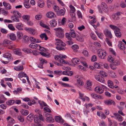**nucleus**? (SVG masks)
<instances>
[{"instance_id":"obj_7","label":"nucleus","mask_w":126,"mask_h":126,"mask_svg":"<svg viewBox=\"0 0 126 126\" xmlns=\"http://www.w3.org/2000/svg\"><path fill=\"white\" fill-rule=\"evenodd\" d=\"M12 42L11 41L7 39H4L3 41L2 44L4 47H7L9 45L11 44Z\"/></svg>"},{"instance_id":"obj_14","label":"nucleus","mask_w":126,"mask_h":126,"mask_svg":"<svg viewBox=\"0 0 126 126\" xmlns=\"http://www.w3.org/2000/svg\"><path fill=\"white\" fill-rule=\"evenodd\" d=\"M101 7L103 11L106 12H107L108 8L106 4L104 2H102L101 5Z\"/></svg>"},{"instance_id":"obj_5","label":"nucleus","mask_w":126,"mask_h":126,"mask_svg":"<svg viewBox=\"0 0 126 126\" xmlns=\"http://www.w3.org/2000/svg\"><path fill=\"white\" fill-rule=\"evenodd\" d=\"M55 40L56 41L55 44L56 46L63 47L66 45L65 43L63 42L61 40L59 39H56Z\"/></svg>"},{"instance_id":"obj_47","label":"nucleus","mask_w":126,"mask_h":126,"mask_svg":"<svg viewBox=\"0 0 126 126\" xmlns=\"http://www.w3.org/2000/svg\"><path fill=\"white\" fill-rule=\"evenodd\" d=\"M79 98L81 99L82 100H84V94L82 93L79 92Z\"/></svg>"},{"instance_id":"obj_25","label":"nucleus","mask_w":126,"mask_h":126,"mask_svg":"<svg viewBox=\"0 0 126 126\" xmlns=\"http://www.w3.org/2000/svg\"><path fill=\"white\" fill-rule=\"evenodd\" d=\"M23 26V24L21 23H17L16 25V28L19 30H23L22 28Z\"/></svg>"},{"instance_id":"obj_36","label":"nucleus","mask_w":126,"mask_h":126,"mask_svg":"<svg viewBox=\"0 0 126 126\" xmlns=\"http://www.w3.org/2000/svg\"><path fill=\"white\" fill-rule=\"evenodd\" d=\"M17 35L18 38L21 39L22 37L23 34L21 32H17Z\"/></svg>"},{"instance_id":"obj_53","label":"nucleus","mask_w":126,"mask_h":126,"mask_svg":"<svg viewBox=\"0 0 126 126\" xmlns=\"http://www.w3.org/2000/svg\"><path fill=\"white\" fill-rule=\"evenodd\" d=\"M53 9L57 13L59 11V8L58 6H54L53 7Z\"/></svg>"},{"instance_id":"obj_58","label":"nucleus","mask_w":126,"mask_h":126,"mask_svg":"<svg viewBox=\"0 0 126 126\" xmlns=\"http://www.w3.org/2000/svg\"><path fill=\"white\" fill-rule=\"evenodd\" d=\"M97 60V57L95 55L93 56L91 58V61L93 62L96 61Z\"/></svg>"},{"instance_id":"obj_43","label":"nucleus","mask_w":126,"mask_h":126,"mask_svg":"<svg viewBox=\"0 0 126 126\" xmlns=\"http://www.w3.org/2000/svg\"><path fill=\"white\" fill-rule=\"evenodd\" d=\"M108 61L110 62H113L114 59L111 56H109L107 59Z\"/></svg>"},{"instance_id":"obj_59","label":"nucleus","mask_w":126,"mask_h":126,"mask_svg":"<svg viewBox=\"0 0 126 126\" xmlns=\"http://www.w3.org/2000/svg\"><path fill=\"white\" fill-rule=\"evenodd\" d=\"M69 7L70 9L72 11L73 13L74 12L76 11V9L74 7L71 5H70L69 6Z\"/></svg>"},{"instance_id":"obj_11","label":"nucleus","mask_w":126,"mask_h":126,"mask_svg":"<svg viewBox=\"0 0 126 126\" xmlns=\"http://www.w3.org/2000/svg\"><path fill=\"white\" fill-rule=\"evenodd\" d=\"M3 57L6 58L9 61L12 60L11 54L9 53L6 52L4 53L3 55Z\"/></svg>"},{"instance_id":"obj_44","label":"nucleus","mask_w":126,"mask_h":126,"mask_svg":"<svg viewBox=\"0 0 126 126\" xmlns=\"http://www.w3.org/2000/svg\"><path fill=\"white\" fill-rule=\"evenodd\" d=\"M100 121H99L98 123L100 126H107L106 125L103 121H101L100 120Z\"/></svg>"},{"instance_id":"obj_61","label":"nucleus","mask_w":126,"mask_h":126,"mask_svg":"<svg viewBox=\"0 0 126 126\" xmlns=\"http://www.w3.org/2000/svg\"><path fill=\"white\" fill-rule=\"evenodd\" d=\"M1 11L2 12V14L4 16H7L8 14V12L7 11H6L3 9H2Z\"/></svg>"},{"instance_id":"obj_20","label":"nucleus","mask_w":126,"mask_h":126,"mask_svg":"<svg viewBox=\"0 0 126 126\" xmlns=\"http://www.w3.org/2000/svg\"><path fill=\"white\" fill-rule=\"evenodd\" d=\"M3 6L7 9L10 10L11 8V6L9 3L4 1L3 2Z\"/></svg>"},{"instance_id":"obj_2","label":"nucleus","mask_w":126,"mask_h":126,"mask_svg":"<svg viewBox=\"0 0 126 126\" xmlns=\"http://www.w3.org/2000/svg\"><path fill=\"white\" fill-rule=\"evenodd\" d=\"M54 30L56 31V35L58 37L60 38H63L64 36L63 30L60 27L55 28Z\"/></svg>"},{"instance_id":"obj_27","label":"nucleus","mask_w":126,"mask_h":126,"mask_svg":"<svg viewBox=\"0 0 126 126\" xmlns=\"http://www.w3.org/2000/svg\"><path fill=\"white\" fill-rule=\"evenodd\" d=\"M50 23L51 26L52 27H54L55 26H56L57 24V21L55 20H51L50 22Z\"/></svg>"},{"instance_id":"obj_38","label":"nucleus","mask_w":126,"mask_h":126,"mask_svg":"<svg viewBox=\"0 0 126 126\" xmlns=\"http://www.w3.org/2000/svg\"><path fill=\"white\" fill-rule=\"evenodd\" d=\"M40 54L46 57H48L50 56L49 53L47 52H40Z\"/></svg>"},{"instance_id":"obj_26","label":"nucleus","mask_w":126,"mask_h":126,"mask_svg":"<svg viewBox=\"0 0 126 126\" xmlns=\"http://www.w3.org/2000/svg\"><path fill=\"white\" fill-rule=\"evenodd\" d=\"M10 39L12 41H15L16 39V36L14 33H11L9 35Z\"/></svg>"},{"instance_id":"obj_17","label":"nucleus","mask_w":126,"mask_h":126,"mask_svg":"<svg viewBox=\"0 0 126 126\" xmlns=\"http://www.w3.org/2000/svg\"><path fill=\"white\" fill-rule=\"evenodd\" d=\"M118 46L119 48L122 50H124L126 49V47L124 46V44L121 41L119 42Z\"/></svg>"},{"instance_id":"obj_1","label":"nucleus","mask_w":126,"mask_h":126,"mask_svg":"<svg viewBox=\"0 0 126 126\" xmlns=\"http://www.w3.org/2000/svg\"><path fill=\"white\" fill-rule=\"evenodd\" d=\"M75 32H69V33H66L65 34L66 38L67 39L68 41L66 42V44L69 45H70L73 44L72 39L70 36L73 38H74L76 36Z\"/></svg>"},{"instance_id":"obj_18","label":"nucleus","mask_w":126,"mask_h":126,"mask_svg":"<svg viewBox=\"0 0 126 126\" xmlns=\"http://www.w3.org/2000/svg\"><path fill=\"white\" fill-rule=\"evenodd\" d=\"M95 91L97 93L101 94L103 92V90L102 88L99 87H97L95 89Z\"/></svg>"},{"instance_id":"obj_49","label":"nucleus","mask_w":126,"mask_h":126,"mask_svg":"<svg viewBox=\"0 0 126 126\" xmlns=\"http://www.w3.org/2000/svg\"><path fill=\"white\" fill-rule=\"evenodd\" d=\"M93 105V104L91 103H90L89 104H86L84 105L85 106L87 109L89 107H92Z\"/></svg>"},{"instance_id":"obj_46","label":"nucleus","mask_w":126,"mask_h":126,"mask_svg":"<svg viewBox=\"0 0 126 126\" xmlns=\"http://www.w3.org/2000/svg\"><path fill=\"white\" fill-rule=\"evenodd\" d=\"M22 50L25 52L28 53H31V49L29 48H24Z\"/></svg>"},{"instance_id":"obj_13","label":"nucleus","mask_w":126,"mask_h":126,"mask_svg":"<svg viewBox=\"0 0 126 126\" xmlns=\"http://www.w3.org/2000/svg\"><path fill=\"white\" fill-rule=\"evenodd\" d=\"M113 114L115 117V118L119 122H121L123 120L122 117L118 113H114Z\"/></svg>"},{"instance_id":"obj_51","label":"nucleus","mask_w":126,"mask_h":126,"mask_svg":"<svg viewBox=\"0 0 126 126\" xmlns=\"http://www.w3.org/2000/svg\"><path fill=\"white\" fill-rule=\"evenodd\" d=\"M100 74L104 77H106L107 76V74L102 70H101L100 72Z\"/></svg>"},{"instance_id":"obj_31","label":"nucleus","mask_w":126,"mask_h":126,"mask_svg":"<svg viewBox=\"0 0 126 126\" xmlns=\"http://www.w3.org/2000/svg\"><path fill=\"white\" fill-rule=\"evenodd\" d=\"M108 85L110 87L113 88H114V86L113 85V83L112 81L110 80H109L108 81Z\"/></svg>"},{"instance_id":"obj_54","label":"nucleus","mask_w":126,"mask_h":126,"mask_svg":"<svg viewBox=\"0 0 126 126\" xmlns=\"http://www.w3.org/2000/svg\"><path fill=\"white\" fill-rule=\"evenodd\" d=\"M0 32L1 33L4 34L7 33L8 32V31L7 30L4 28H2L1 29Z\"/></svg>"},{"instance_id":"obj_12","label":"nucleus","mask_w":126,"mask_h":126,"mask_svg":"<svg viewBox=\"0 0 126 126\" xmlns=\"http://www.w3.org/2000/svg\"><path fill=\"white\" fill-rule=\"evenodd\" d=\"M25 30L27 32L33 35L35 34L36 32L35 30L32 28L25 27Z\"/></svg>"},{"instance_id":"obj_29","label":"nucleus","mask_w":126,"mask_h":126,"mask_svg":"<svg viewBox=\"0 0 126 126\" xmlns=\"http://www.w3.org/2000/svg\"><path fill=\"white\" fill-rule=\"evenodd\" d=\"M63 73L64 75H67L70 76H72L73 75V72L71 71H69L68 72H67V71H63Z\"/></svg>"},{"instance_id":"obj_8","label":"nucleus","mask_w":126,"mask_h":126,"mask_svg":"<svg viewBox=\"0 0 126 126\" xmlns=\"http://www.w3.org/2000/svg\"><path fill=\"white\" fill-rule=\"evenodd\" d=\"M46 116L47 117L46 118V121L48 123H52L54 121L53 118L51 116V115L48 113L46 114Z\"/></svg>"},{"instance_id":"obj_3","label":"nucleus","mask_w":126,"mask_h":126,"mask_svg":"<svg viewBox=\"0 0 126 126\" xmlns=\"http://www.w3.org/2000/svg\"><path fill=\"white\" fill-rule=\"evenodd\" d=\"M67 57L65 55H63L60 54L59 55H57L55 56L54 58L55 60L60 61V63H62L66 64L67 63V62L63 60L64 59L66 58Z\"/></svg>"},{"instance_id":"obj_41","label":"nucleus","mask_w":126,"mask_h":126,"mask_svg":"<svg viewBox=\"0 0 126 126\" xmlns=\"http://www.w3.org/2000/svg\"><path fill=\"white\" fill-rule=\"evenodd\" d=\"M17 118L18 120L21 122H23L24 121V118L22 115H18L17 116Z\"/></svg>"},{"instance_id":"obj_33","label":"nucleus","mask_w":126,"mask_h":126,"mask_svg":"<svg viewBox=\"0 0 126 126\" xmlns=\"http://www.w3.org/2000/svg\"><path fill=\"white\" fill-rule=\"evenodd\" d=\"M114 33L115 35L117 37H120L121 36V34L118 28L117 30L114 31Z\"/></svg>"},{"instance_id":"obj_28","label":"nucleus","mask_w":126,"mask_h":126,"mask_svg":"<svg viewBox=\"0 0 126 126\" xmlns=\"http://www.w3.org/2000/svg\"><path fill=\"white\" fill-rule=\"evenodd\" d=\"M20 112L21 114L24 116L27 115L29 113V112L28 110L23 109L21 110Z\"/></svg>"},{"instance_id":"obj_19","label":"nucleus","mask_w":126,"mask_h":126,"mask_svg":"<svg viewBox=\"0 0 126 126\" xmlns=\"http://www.w3.org/2000/svg\"><path fill=\"white\" fill-rule=\"evenodd\" d=\"M55 120L57 122L63 123L64 121L62 118L59 116H56L55 117Z\"/></svg>"},{"instance_id":"obj_63","label":"nucleus","mask_w":126,"mask_h":126,"mask_svg":"<svg viewBox=\"0 0 126 126\" xmlns=\"http://www.w3.org/2000/svg\"><path fill=\"white\" fill-rule=\"evenodd\" d=\"M111 77L112 78H116V75L115 72H111L110 75Z\"/></svg>"},{"instance_id":"obj_64","label":"nucleus","mask_w":126,"mask_h":126,"mask_svg":"<svg viewBox=\"0 0 126 126\" xmlns=\"http://www.w3.org/2000/svg\"><path fill=\"white\" fill-rule=\"evenodd\" d=\"M21 106L25 109H28L29 108L27 104L24 103H22Z\"/></svg>"},{"instance_id":"obj_62","label":"nucleus","mask_w":126,"mask_h":126,"mask_svg":"<svg viewBox=\"0 0 126 126\" xmlns=\"http://www.w3.org/2000/svg\"><path fill=\"white\" fill-rule=\"evenodd\" d=\"M0 71L2 74L5 73L6 72V70L3 68H0Z\"/></svg>"},{"instance_id":"obj_56","label":"nucleus","mask_w":126,"mask_h":126,"mask_svg":"<svg viewBox=\"0 0 126 126\" xmlns=\"http://www.w3.org/2000/svg\"><path fill=\"white\" fill-rule=\"evenodd\" d=\"M9 28L11 30L14 31L15 30V28L12 24H10L8 25Z\"/></svg>"},{"instance_id":"obj_50","label":"nucleus","mask_w":126,"mask_h":126,"mask_svg":"<svg viewBox=\"0 0 126 126\" xmlns=\"http://www.w3.org/2000/svg\"><path fill=\"white\" fill-rule=\"evenodd\" d=\"M109 26L113 30H114V31L117 30L118 29V28L116 26L111 25H109Z\"/></svg>"},{"instance_id":"obj_42","label":"nucleus","mask_w":126,"mask_h":126,"mask_svg":"<svg viewBox=\"0 0 126 126\" xmlns=\"http://www.w3.org/2000/svg\"><path fill=\"white\" fill-rule=\"evenodd\" d=\"M40 2H39L38 3V6L40 8H42L44 6V2L42 0L39 1Z\"/></svg>"},{"instance_id":"obj_57","label":"nucleus","mask_w":126,"mask_h":126,"mask_svg":"<svg viewBox=\"0 0 126 126\" xmlns=\"http://www.w3.org/2000/svg\"><path fill=\"white\" fill-rule=\"evenodd\" d=\"M23 65H20L16 67V70H22L23 69Z\"/></svg>"},{"instance_id":"obj_37","label":"nucleus","mask_w":126,"mask_h":126,"mask_svg":"<svg viewBox=\"0 0 126 126\" xmlns=\"http://www.w3.org/2000/svg\"><path fill=\"white\" fill-rule=\"evenodd\" d=\"M19 18L17 16H13L11 17V19L14 21L16 22H19Z\"/></svg>"},{"instance_id":"obj_48","label":"nucleus","mask_w":126,"mask_h":126,"mask_svg":"<svg viewBox=\"0 0 126 126\" xmlns=\"http://www.w3.org/2000/svg\"><path fill=\"white\" fill-rule=\"evenodd\" d=\"M22 17L24 19L26 20L27 21H28L29 19L30 16L28 15H25L23 16H22Z\"/></svg>"},{"instance_id":"obj_60","label":"nucleus","mask_w":126,"mask_h":126,"mask_svg":"<svg viewBox=\"0 0 126 126\" xmlns=\"http://www.w3.org/2000/svg\"><path fill=\"white\" fill-rule=\"evenodd\" d=\"M106 42L110 46H112V44L111 42H110V40L108 38H106Z\"/></svg>"},{"instance_id":"obj_10","label":"nucleus","mask_w":126,"mask_h":126,"mask_svg":"<svg viewBox=\"0 0 126 126\" xmlns=\"http://www.w3.org/2000/svg\"><path fill=\"white\" fill-rule=\"evenodd\" d=\"M92 84V82L89 80L86 81V89L89 91L91 90V86Z\"/></svg>"},{"instance_id":"obj_34","label":"nucleus","mask_w":126,"mask_h":126,"mask_svg":"<svg viewBox=\"0 0 126 126\" xmlns=\"http://www.w3.org/2000/svg\"><path fill=\"white\" fill-rule=\"evenodd\" d=\"M26 74L25 73H24L23 72L20 73L18 74V77L19 79L24 77H26Z\"/></svg>"},{"instance_id":"obj_21","label":"nucleus","mask_w":126,"mask_h":126,"mask_svg":"<svg viewBox=\"0 0 126 126\" xmlns=\"http://www.w3.org/2000/svg\"><path fill=\"white\" fill-rule=\"evenodd\" d=\"M78 84L79 86H82L84 85V83L82 80V78H79L77 80Z\"/></svg>"},{"instance_id":"obj_23","label":"nucleus","mask_w":126,"mask_h":126,"mask_svg":"<svg viewBox=\"0 0 126 126\" xmlns=\"http://www.w3.org/2000/svg\"><path fill=\"white\" fill-rule=\"evenodd\" d=\"M34 122L36 124H39L40 122V121L37 115H35L34 116Z\"/></svg>"},{"instance_id":"obj_30","label":"nucleus","mask_w":126,"mask_h":126,"mask_svg":"<svg viewBox=\"0 0 126 126\" xmlns=\"http://www.w3.org/2000/svg\"><path fill=\"white\" fill-rule=\"evenodd\" d=\"M13 14L14 16H17L18 17H20L21 16L19 12L16 10H15L14 11Z\"/></svg>"},{"instance_id":"obj_4","label":"nucleus","mask_w":126,"mask_h":126,"mask_svg":"<svg viewBox=\"0 0 126 126\" xmlns=\"http://www.w3.org/2000/svg\"><path fill=\"white\" fill-rule=\"evenodd\" d=\"M97 53L99 57L102 59H105L106 55L105 51L104 49H98Z\"/></svg>"},{"instance_id":"obj_52","label":"nucleus","mask_w":126,"mask_h":126,"mask_svg":"<svg viewBox=\"0 0 126 126\" xmlns=\"http://www.w3.org/2000/svg\"><path fill=\"white\" fill-rule=\"evenodd\" d=\"M90 36L91 38L94 40H95L96 39V35L93 32H91V33Z\"/></svg>"},{"instance_id":"obj_15","label":"nucleus","mask_w":126,"mask_h":126,"mask_svg":"<svg viewBox=\"0 0 126 126\" xmlns=\"http://www.w3.org/2000/svg\"><path fill=\"white\" fill-rule=\"evenodd\" d=\"M104 102L105 104L107 105H111L113 103L114 105H115V103L114 101L110 99L105 101Z\"/></svg>"},{"instance_id":"obj_9","label":"nucleus","mask_w":126,"mask_h":126,"mask_svg":"<svg viewBox=\"0 0 126 126\" xmlns=\"http://www.w3.org/2000/svg\"><path fill=\"white\" fill-rule=\"evenodd\" d=\"M7 119L8 122V126H12L15 123L14 120L10 116L8 117Z\"/></svg>"},{"instance_id":"obj_32","label":"nucleus","mask_w":126,"mask_h":126,"mask_svg":"<svg viewBox=\"0 0 126 126\" xmlns=\"http://www.w3.org/2000/svg\"><path fill=\"white\" fill-rule=\"evenodd\" d=\"M65 13V11L64 10L61 9L59 10V11L57 13V15L58 16L63 15Z\"/></svg>"},{"instance_id":"obj_55","label":"nucleus","mask_w":126,"mask_h":126,"mask_svg":"<svg viewBox=\"0 0 126 126\" xmlns=\"http://www.w3.org/2000/svg\"><path fill=\"white\" fill-rule=\"evenodd\" d=\"M42 17V15L41 14L36 15L35 16V19L37 20H40Z\"/></svg>"},{"instance_id":"obj_45","label":"nucleus","mask_w":126,"mask_h":126,"mask_svg":"<svg viewBox=\"0 0 126 126\" xmlns=\"http://www.w3.org/2000/svg\"><path fill=\"white\" fill-rule=\"evenodd\" d=\"M83 55L85 56L88 57L89 56V54L88 51L86 50H83L82 52Z\"/></svg>"},{"instance_id":"obj_24","label":"nucleus","mask_w":126,"mask_h":126,"mask_svg":"<svg viewBox=\"0 0 126 126\" xmlns=\"http://www.w3.org/2000/svg\"><path fill=\"white\" fill-rule=\"evenodd\" d=\"M29 47L32 48H37V49H38V47H40V46L37 44L34 43H31L29 45Z\"/></svg>"},{"instance_id":"obj_22","label":"nucleus","mask_w":126,"mask_h":126,"mask_svg":"<svg viewBox=\"0 0 126 126\" xmlns=\"http://www.w3.org/2000/svg\"><path fill=\"white\" fill-rule=\"evenodd\" d=\"M72 61L73 63L75 65L76 64H79V63L81 61L78 58H75L72 59Z\"/></svg>"},{"instance_id":"obj_35","label":"nucleus","mask_w":126,"mask_h":126,"mask_svg":"<svg viewBox=\"0 0 126 126\" xmlns=\"http://www.w3.org/2000/svg\"><path fill=\"white\" fill-rule=\"evenodd\" d=\"M40 38L42 40L44 39L45 40H47L48 38L45 33L42 34L40 35Z\"/></svg>"},{"instance_id":"obj_40","label":"nucleus","mask_w":126,"mask_h":126,"mask_svg":"<svg viewBox=\"0 0 126 126\" xmlns=\"http://www.w3.org/2000/svg\"><path fill=\"white\" fill-rule=\"evenodd\" d=\"M15 102V101L14 100H12L7 101L6 103L8 105H13Z\"/></svg>"},{"instance_id":"obj_16","label":"nucleus","mask_w":126,"mask_h":126,"mask_svg":"<svg viewBox=\"0 0 126 126\" xmlns=\"http://www.w3.org/2000/svg\"><path fill=\"white\" fill-rule=\"evenodd\" d=\"M48 18H52L55 17L56 15L53 12H48L46 14Z\"/></svg>"},{"instance_id":"obj_39","label":"nucleus","mask_w":126,"mask_h":126,"mask_svg":"<svg viewBox=\"0 0 126 126\" xmlns=\"http://www.w3.org/2000/svg\"><path fill=\"white\" fill-rule=\"evenodd\" d=\"M33 117L32 114H30L27 117V119L30 121H32L33 119Z\"/></svg>"},{"instance_id":"obj_6","label":"nucleus","mask_w":126,"mask_h":126,"mask_svg":"<svg viewBox=\"0 0 126 126\" xmlns=\"http://www.w3.org/2000/svg\"><path fill=\"white\" fill-rule=\"evenodd\" d=\"M104 34L106 37H108L110 39L112 37V35L111 31L107 29H105L104 31Z\"/></svg>"}]
</instances>
